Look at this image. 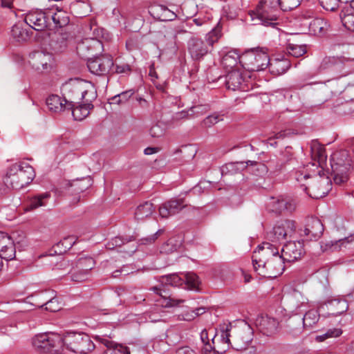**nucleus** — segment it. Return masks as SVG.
<instances>
[{
	"label": "nucleus",
	"mask_w": 354,
	"mask_h": 354,
	"mask_svg": "<svg viewBox=\"0 0 354 354\" xmlns=\"http://www.w3.org/2000/svg\"><path fill=\"white\" fill-rule=\"evenodd\" d=\"M254 271L260 276L274 278L281 274L285 269V261L274 244L263 243L259 245L252 255Z\"/></svg>",
	"instance_id": "f257e3e1"
},
{
	"label": "nucleus",
	"mask_w": 354,
	"mask_h": 354,
	"mask_svg": "<svg viewBox=\"0 0 354 354\" xmlns=\"http://www.w3.org/2000/svg\"><path fill=\"white\" fill-rule=\"evenodd\" d=\"M93 86L89 82L80 79H71L62 84V94L68 109L80 104L83 99L86 102H92L95 97Z\"/></svg>",
	"instance_id": "f03ea898"
},
{
	"label": "nucleus",
	"mask_w": 354,
	"mask_h": 354,
	"mask_svg": "<svg viewBox=\"0 0 354 354\" xmlns=\"http://www.w3.org/2000/svg\"><path fill=\"white\" fill-rule=\"evenodd\" d=\"M35 177L33 167L28 163L21 162L13 164L8 168L4 183L8 187L20 189L29 185Z\"/></svg>",
	"instance_id": "7ed1b4c3"
},
{
	"label": "nucleus",
	"mask_w": 354,
	"mask_h": 354,
	"mask_svg": "<svg viewBox=\"0 0 354 354\" xmlns=\"http://www.w3.org/2000/svg\"><path fill=\"white\" fill-rule=\"evenodd\" d=\"M221 37V29L218 27L214 28L208 32L205 40L192 37L187 41V51L194 61H201L204 57L212 50L214 44L218 41Z\"/></svg>",
	"instance_id": "20e7f679"
},
{
	"label": "nucleus",
	"mask_w": 354,
	"mask_h": 354,
	"mask_svg": "<svg viewBox=\"0 0 354 354\" xmlns=\"http://www.w3.org/2000/svg\"><path fill=\"white\" fill-rule=\"evenodd\" d=\"M280 0H260L256 8L250 12L252 21L264 26L274 24L279 16Z\"/></svg>",
	"instance_id": "39448f33"
},
{
	"label": "nucleus",
	"mask_w": 354,
	"mask_h": 354,
	"mask_svg": "<svg viewBox=\"0 0 354 354\" xmlns=\"http://www.w3.org/2000/svg\"><path fill=\"white\" fill-rule=\"evenodd\" d=\"M151 290L160 296L159 299L156 300V304L145 313L146 318H148L151 322L160 320L161 313H164L163 308L175 307L184 302L183 299H176L167 296V293L162 288L154 286Z\"/></svg>",
	"instance_id": "423d86ee"
},
{
	"label": "nucleus",
	"mask_w": 354,
	"mask_h": 354,
	"mask_svg": "<svg viewBox=\"0 0 354 354\" xmlns=\"http://www.w3.org/2000/svg\"><path fill=\"white\" fill-rule=\"evenodd\" d=\"M331 181L326 176L324 170H318L313 172V176L310 180V183L302 184L304 191H305L310 197L319 199L324 197L330 191Z\"/></svg>",
	"instance_id": "0eeeda50"
},
{
	"label": "nucleus",
	"mask_w": 354,
	"mask_h": 354,
	"mask_svg": "<svg viewBox=\"0 0 354 354\" xmlns=\"http://www.w3.org/2000/svg\"><path fill=\"white\" fill-rule=\"evenodd\" d=\"M64 347L80 354H86L95 348V344L91 337L84 333H67L64 336Z\"/></svg>",
	"instance_id": "6e6552de"
},
{
	"label": "nucleus",
	"mask_w": 354,
	"mask_h": 354,
	"mask_svg": "<svg viewBox=\"0 0 354 354\" xmlns=\"http://www.w3.org/2000/svg\"><path fill=\"white\" fill-rule=\"evenodd\" d=\"M270 64L268 53L263 50H252L241 55V64L250 71H259L266 68Z\"/></svg>",
	"instance_id": "1a4fd4ad"
},
{
	"label": "nucleus",
	"mask_w": 354,
	"mask_h": 354,
	"mask_svg": "<svg viewBox=\"0 0 354 354\" xmlns=\"http://www.w3.org/2000/svg\"><path fill=\"white\" fill-rule=\"evenodd\" d=\"M346 156V151L335 152L331 156L330 166L335 184L341 185L348 180L347 173L350 169L351 163L349 160H343V158Z\"/></svg>",
	"instance_id": "9d476101"
},
{
	"label": "nucleus",
	"mask_w": 354,
	"mask_h": 354,
	"mask_svg": "<svg viewBox=\"0 0 354 354\" xmlns=\"http://www.w3.org/2000/svg\"><path fill=\"white\" fill-rule=\"evenodd\" d=\"M296 223L292 220H285L277 223L272 230L268 232L267 239L274 244L282 243L288 238H291L296 232Z\"/></svg>",
	"instance_id": "9b49d317"
},
{
	"label": "nucleus",
	"mask_w": 354,
	"mask_h": 354,
	"mask_svg": "<svg viewBox=\"0 0 354 354\" xmlns=\"http://www.w3.org/2000/svg\"><path fill=\"white\" fill-rule=\"evenodd\" d=\"M29 64L39 73L48 72L53 64V55L43 51H35L29 55Z\"/></svg>",
	"instance_id": "f8f14e48"
},
{
	"label": "nucleus",
	"mask_w": 354,
	"mask_h": 354,
	"mask_svg": "<svg viewBox=\"0 0 354 354\" xmlns=\"http://www.w3.org/2000/svg\"><path fill=\"white\" fill-rule=\"evenodd\" d=\"M24 21L31 28L37 31L49 30L50 20L48 17L47 9L30 11L25 16Z\"/></svg>",
	"instance_id": "ddd939ff"
},
{
	"label": "nucleus",
	"mask_w": 354,
	"mask_h": 354,
	"mask_svg": "<svg viewBox=\"0 0 354 354\" xmlns=\"http://www.w3.org/2000/svg\"><path fill=\"white\" fill-rule=\"evenodd\" d=\"M113 65L112 57L106 55L90 58L87 62V66L90 72L97 75L108 74Z\"/></svg>",
	"instance_id": "4468645a"
},
{
	"label": "nucleus",
	"mask_w": 354,
	"mask_h": 354,
	"mask_svg": "<svg viewBox=\"0 0 354 354\" xmlns=\"http://www.w3.org/2000/svg\"><path fill=\"white\" fill-rule=\"evenodd\" d=\"M50 20L49 30H56L66 26L70 22L68 13L59 7L47 9Z\"/></svg>",
	"instance_id": "2eb2a0df"
},
{
	"label": "nucleus",
	"mask_w": 354,
	"mask_h": 354,
	"mask_svg": "<svg viewBox=\"0 0 354 354\" xmlns=\"http://www.w3.org/2000/svg\"><path fill=\"white\" fill-rule=\"evenodd\" d=\"M324 230L321 221L317 218L312 217L307 220L305 227L299 230V234L308 241L317 240L321 237Z\"/></svg>",
	"instance_id": "dca6fc26"
},
{
	"label": "nucleus",
	"mask_w": 354,
	"mask_h": 354,
	"mask_svg": "<svg viewBox=\"0 0 354 354\" xmlns=\"http://www.w3.org/2000/svg\"><path fill=\"white\" fill-rule=\"evenodd\" d=\"M267 205L270 211L276 214H281L285 212H292L296 207V204L293 200L281 196L271 197Z\"/></svg>",
	"instance_id": "f3484780"
},
{
	"label": "nucleus",
	"mask_w": 354,
	"mask_h": 354,
	"mask_svg": "<svg viewBox=\"0 0 354 354\" xmlns=\"http://www.w3.org/2000/svg\"><path fill=\"white\" fill-rule=\"evenodd\" d=\"M304 252V250L301 242L290 241L282 248L281 256L285 263H291L300 259Z\"/></svg>",
	"instance_id": "a211bd4d"
},
{
	"label": "nucleus",
	"mask_w": 354,
	"mask_h": 354,
	"mask_svg": "<svg viewBox=\"0 0 354 354\" xmlns=\"http://www.w3.org/2000/svg\"><path fill=\"white\" fill-rule=\"evenodd\" d=\"M320 248L323 252H334L344 249L354 248V236L346 237L335 241H326L320 243Z\"/></svg>",
	"instance_id": "6ab92c4d"
},
{
	"label": "nucleus",
	"mask_w": 354,
	"mask_h": 354,
	"mask_svg": "<svg viewBox=\"0 0 354 354\" xmlns=\"http://www.w3.org/2000/svg\"><path fill=\"white\" fill-rule=\"evenodd\" d=\"M102 47L99 39L95 38H85L77 45V52L82 58H88L89 55H93Z\"/></svg>",
	"instance_id": "aec40b11"
},
{
	"label": "nucleus",
	"mask_w": 354,
	"mask_h": 354,
	"mask_svg": "<svg viewBox=\"0 0 354 354\" xmlns=\"http://www.w3.org/2000/svg\"><path fill=\"white\" fill-rule=\"evenodd\" d=\"M16 250L11 237L5 232H0V256L9 261L15 257Z\"/></svg>",
	"instance_id": "412c9836"
},
{
	"label": "nucleus",
	"mask_w": 354,
	"mask_h": 354,
	"mask_svg": "<svg viewBox=\"0 0 354 354\" xmlns=\"http://www.w3.org/2000/svg\"><path fill=\"white\" fill-rule=\"evenodd\" d=\"M50 197V194L47 192L28 196L24 205V211L32 212L39 207H46Z\"/></svg>",
	"instance_id": "4be33fe9"
},
{
	"label": "nucleus",
	"mask_w": 354,
	"mask_h": 354,
	"mask_svg": "<svg viewBox=\"0 0 354 354\" xmlns=\"http://www.w3.org/2000/svg\"><path fill=\"white\" fill-rule=\"evenodd\" d=\"M185 207L183 199H171L160 206L159 214L162 218H167L178 213Z\"/></svg>",
	"instance_id": "5701e85b"
},
{
	"label": "nucleus",
	"mask_w": 354,
	"mask_h": 354,
	"mask_svg": "<svg viewBox=\"0 0 354 354\" xmlns=\"http://www.w3.org/2000/svg\"><path fill=\"white\" fill-rule=\"evenodd\" d=\"M256 324L262 333L270 336L277 331L279 322L277 319L268 316H261L257 319Z\"/></svg>",
	"instance_id": "b1692460"
},
{
	"label": "nucleus",
	"mask_w": 354,
	"mask_h": 354,
	"mask_svg": "<svg viewBox=\"0 0 354 354\" xmlns=\"http://www.w3.org/2000/svg\"><path fill=\"white\" fill-rule=\"evenodd\" d=\"M322 308H326L329 315L337 316L348 310V304L344 299L335 298L328 301Z\"/></svg>",
	"instance_id": "393cba45"
},
{
	"label": "nucleus",
	"mask_w": 354,
	"mask_h": 354,
	"mask_svg": "<svg viewBox=\"0 0 354 354\" xmlns=\"http://www.w3.org/2000/svg\"><path fill=\"white\" fill-rule=\"evenodd\" d=\"M226 86L228 89L236 91L245 88V79L239 70H232L226 75Z\"/></svg>",
	"instance_id": "a878e982"
},
{
	"label": "nucleus",
	"mask_w": 354,
	"mask_h": 354,
	"mask_svg": "<svg viewBox=\"0 0 354 354\" xmlns=\"http://www.w3.org/2000/svg\"><path fill=\"white\" fill-rule=\"evenodd\" d=\"M312 157L315 161L316 169L324 170V167L326 165L327 156L325 149L319 144L315 142L311 147Z\"/></svg>",
	"instance_id": "bb28decb"
},
{
	"label": "nucleus",
	"mask_w": 354,
	"mask_h": 354,
	"mask_svg": "<svg viewBox=\"0 0 354 354\" xmlns=\"http://www.w3.org/2000/svg\"><path fill=\"white\" fill-rule=\"evenodd\" d=\"M46 336L44 337L45 339L41 341L47 340L50 348V353H57L64 346V337H62L60 334L54 333V332H48L46 333Z\"/></svg>",
	"instance_id": "cd10ccee"
},
{
	"label": "nucleus",
	"mask_w": 354,
	"mask_h": 354,
	"mask_svg": "<svg viewBox=\"0 0 354 354\" xmlns=\"http://www.w3.org/2000/svg\"><path fill=\"white\" fill-rule=\"evenodd\" d=\"M98 339L106 347L103 354H130L127 346L115 344L109 338L98 337Z\"/></svg>",
	"instance_id": "c85d7f7f"
},
{
	"label": "nucleus",
	"mask_w": 354,
	"mask_h": 354,
	"mask_svg": "<svg viewBox=\"0 0 354 354\" xmlns=\"http://www.w3.org/2000/svg\"><path fill=\"white\" fill-rule=\"evenodd\" d=\"M270 72L276 75L285 73L290 67V62L287 59H274L268 65Z\"/></svg>",
	"instance_id": "c756f323"
},
{
	"label": "nucleus",
	"mask_w": 354,
	"mask_h": 354,
	"mask_svg": "<svg viewBox=\"0 0 354 354\" xmlns=\"http://www.w3.org/2000/svg\"><path fill=\"white\" fill-rule=\"evenodd\" d=\"M86 102L85 104H81L80 102L73 106V108L68 109L71 110L72 115L75 120H82L89 115L90 110L93 109V105L91 104V102Z\"/></svg>",
	"instance_id": "7c9ffc66"
},
{
	"label": "nucleus",
	"mask_w": 354,
	"mask_h": 354,
	"mask_svg": "<svg viewBox=\"0 0 354 354\" xmlns=\"http://www.w3.org/2000/svg\"><path fill=\"white\" fill-rule=\"evenodd\" d=\"M154 212V205L150 201H145L136 207L134 213L135 218L138 221H142L151 216Z\"/></svg>",
	"instance_id": "2f4dec72"
},
{
	"label": "nucleus",
	"mask_w": 354,
	"mask_h": 354,
	"mask_svg": "<svg viewBox=\"0 0 354 354\" xmlns=\"http://www.w3.org/2000/svg\"><path fill=\"white\" fill-rule=\"evenodd\" d=\"M241 55L236 50H230L223 53L221 64L223 67L232 68L236 66L237 63L241 64Z\"/></svg>",
	"instance_id": "473e14b6"
},
{
	"label": "nucleus",
	"mask_w": 354,
	"mask_h": 354,
	"mask_svg": "<svg viewBox=\"0 0 354 354\" xmlns=\"http://www.w3.org/2000/svg\"><path fill=\"white\" fill-rule=\"evenodd\" d=\"M59 96L57 95H51L46 99V105L48 108L54 112L58 113L68 109L66 103Z\"/></svg>",
	"instance_id": "72a5a7b5"
},
{
	"label": "nucleus",
	"mask_w": 354,
	"mask_h": 354,
	"mask_svg": "<svg viewBox=\"0 0 354 354\" xmlns=\"http://www.w3.org/2000/svg\"><path fill=\"white\" fill-rule=\"evenodd\" d=\"M344 26L350 30L354 31V6L350 4L344 8L340 14Z\"/></svg>",
	"instance_id": "f704fd0d"
},
{
	"label": "nucleus",
	"mask_w": 354,
	"mask_h": 354,
	"mask_svg": "<svg viewBox=\"0 0 354 354\" xmlns=\"http://www.w3.org/2000/svg\"><path fill=\"white\" fill-rule=\"evenodd\" d=\"M327 21L322 18H315L309 24V30L314 35H322L328 28Z\"/></svg>",
	"instance_id": "c9c22d12"
},
{
	"label": "nucleus",
	"mask_w": 354,
	"mask_h": 354,
	"mask_svg": "<svg viewBox=\"0 0 354 354\" xmlns=\"http://www.w3.org/2000/svg\"><path fill=\"white\" fill-rule=\"evenodd\" d=\"M246 169L245 163L243 162H229L221 167V174L223 176L226 175H233L238 174Z\"/></svg>",
	"instance_id": "e433bc0d"
},
{
	"label": "nucleus",
	"mask_w": 354,
	"mask_h": 354,
	"mask_svg": "<svg viewBox=\"0 0 354 354\" xmlns=\"http://www.w3.org/2000/svg\"><path fill=\"white\" fill-rule=\"evenodd\" d=\"M315 163H310L306 165V168L304 167L301 170H298L295 172V179L300 184L301 187L304 182L312 179L313 176V172L315 171L312 167H315Z\"/></svg>",
	"instance_id": "4c0bfd02"
},
{
	"label": "nucleus",
	"mask_w": 354,
	"mask_h": 354,
	"mask_svg": "<svg viewBox=\"0 0 354 354\" xmlns=\"http://www.w3.org/2000/svg\"><path fill=\"white\" fill-rule=\"evenodd\" d=\"M11 35L17 41H26L30 37L29 31L20 24H17L12 26Z\"/></svg>",
	"instance_id": "58836bf2"
},
{
	"label": "nucleus",
	"mask_w": 354,
	"mask_h": 354,
	"mask_svg": "<svg viewBox=\"0 0 354 354\" xmlns=\"http://www.w3.org/2000/svg\"><path fill=\"white\" fill-rule=\"evenodd\" d=\"M45 336H46V333L36 335L32 339V344L37 351L43 353H50V346H49L47 340L41 341L45 339Z\"/></svg>",
	"instance_id": "ea45409f"
},
{
	"label": "nucleus",
	"mask_w": 354,
	"mask_h": 354,
	"mask_svg": "<svg viewBox=\"0 0 354 354\" xmlns=\"http://www.w3.org/2000/svg\"><path fill=\"white\" fill-rule=\"evenodd\" d=\"M161 288L164 285H169L171 286H179L184 283V278L180 277L178 274H172L161 277L160 279Z\"/></svg>",
	"instance_id": "a19ab883"
},
{
	"label": "nucleus",
	"mask_w": 354,
	"mask_h": 354,
	"mask_svg": "<svg viewBox=\"0 0 354 354\" xmlns=\"http://www.w3.org/2000/svg\"><path fill=\"white\" fill-rule=\"evenodd\" d=\"M155 9L156 12H160L158 17L161 21H172L177 17L176 13L169 10L165 6H158Z\"/></svg>",
	"instance_id": "79ce46f5"
},
{
	"label": "nucleus",
	"mask_w": 354,
	"mask_h": 354,
	"mask_svg": "<svg viewBox=\"0 0 354 354\" xmlns=\"http://www.w3.org/2000/svg\"><path fill=\"white\" fill-rule=\"evenodd\" d=\"M319 315L315 310L308 311L303 317V324L306 328H310L319 320Z\"/></svg>",
	"instance_id": "37998d69"
},
{
	"label": "nucleus",
	"mask_w": 354,
	"mask_h": 354,
	"mask_svg": "<svg viewBox=\"0 0 354 354\" xmlns=\"http://www.w3.org/2000/svg\"><path fill=\"white\" fill-rule=\"evenodd\" d=\"M286 50L290 55L294 57H299L306 53V46L305 45L288 44Z\"/></svg>",
	"instance_id": "c03bdc74"
},
{
	"label": "nucleus",
	"mask_w": 354,
	"mask_h": 354,
	"mask_svg": "<svg viewBox=\"0 0 354 354\" xmlns=\"http://www.w3.org/2000/svg\"><path fill=\"white\" fill-rule=\"evenodd\" d=\"M184 282L190 290H198L200 283L198 276L192 272L184 274Z\"/></svg>",
	"instance_id": "a18cd8bd"
},
{
	"label": "nucleus",
	"mask_w": 354,
	"mask_h": 354,
	"mask_svg": "<svg viewBox=\"0 0 354 354\" xmlns=\"http://www.w3.org/2000/svg\"><path fill=\"white\" fill-rule=\"evenodd\" d=\"M223 115L218 113H214L206 117L202 122L201 125L203 127L209 128L213 125L217 124L218 122L223 120Z\"/></svg>",
	"instance_id": "49530a36"
},
{
	"label": "nucleus",
	"mask_w": 354,
	"mask_h": 354,
	"mask_svg": "<svg viewBox=\"0 0 354 354\" xmlns=\"http://www.w3.org/2000/svg\"><path fill=\"white\" fill-rule=\"evenodd\" d=\"M94 265V260L91 257L81 258L77 263V269H82L87 271V272H90Z\"/></svg>",
	"instance_id": "de8ad7c7"
},
{
	"label": "nucleus",
	"mask_w": 354,
	"mask_h": 354,
	"mask_svg": "<svg viewBox=\"0 0 354 354\" xmlns=\"http://www.w3.org/2000/svg\"><path fill=\"white\" fill-rule=\"evenodd\" d=\"M133 93L134 92L132 90L122 92L121 93L113 97L111 99V102L110 103L120 104L122 103L126 102L133 95Z\"/></svg>",
	"instance_id": "09e8293b"
},
{
	"label": "nucleus",
	"mask_w": 354,
	"mask_h": 354,
	"mask_svg": "<svg viewBox=\"0 0 354 354\" xmlns=\"http://www.w3.org/2000/svg\"><path fill=\"white\" fill-rule=\"evenodd\" d=\"M91 275L90 272L84 271L82 269H77L71 275V279L73 281L82 282L86 281Z\"/></svg>",
	"instance_id": "8fccbe9b"
},
{
	"label": "nucleus",
	"mask_w": 354,
	"mask_h": 354,
	"mask_svg": "<svg viewBox=\"0 0 354 354\" xmlns=\"http://www.w3.org/2000/svg\"><path fill=\"white\" fill-rule=\"evenodd\" d=\"M130 241L129 239H123L121 236H115L110 241H109L106 244V248L109 250H113L118 247H120L125 243H127Z\"/></svg>",
	"instance_id": "3c124183"
},
{
	"label": "nucleus",
	"mask_w": 354,
	"mask_h": 354,
	"mask_svg": "<svg viewBox=\"0 0 354 354\" xmlns=\"http://www.w3.org/2000/svg\"><path fill=\"white\" fill-rule=\"evenodd\" d=\"M301 0H280L281 9L289 11L299 6Z\"/></svg>",
	"instance_id": "603ef678"
},
{
	"label": "nucleus",
	"mask_w": 354,
	"mask_h": 354,
	"mask_svg": "<svg viewBox=\"0 0 354 354\" xmlns=\"http://www.w3.org/2000/svg\"><path fill=\"white\" fill-rule=\"evenodd\" d=\"M319 3L326 10L334 11L338 7L339 0H319Z\"/></svg>",
	"instance_id": "864d4df0"
},
{
	"label": "nucleus",
	"mask_w": 354,
	"mask_h": 354,
	"mask_svg": "<svg viewBox=\"0 0 354 354\" xmlns=\"http://www.w3.org/2000/svg\"><path fill=\"white\" fill-rule=\"evenodd\" d=\"M45 309L50 312H56L60 309L57 299L55 297L49 299L44 304Z\"/></svg>",
	"instance_id": "5fc2aeb1"
},
{
	"label": "nucleus",
	"mask_w": 354,
	"mask_h": 354,
	"mask_svg": "<svg viewBox=\"0 0 354 354\" xmlns=\"http://www.w3.org/2000/svg\"><path fill=\"white\" fill-rule=\"evenodd\" d=\"M207 110L208 109L206 105H197L190 108L189 111L190 112V116L194 117L203 115V113H206Z\"/></svg>",
	"instance_id": "6e6d98bb"
},
{
	"label": "nucleus",
	"mask_w": 354,
	"mask_h": 354,
	"mask_svg": "<svg viewBox=\"0 0 354 354\" xmlns=\"http://www.w3.org/2000/svg\"><path fill=\"white\" fill-rule=\"evenodd\" d=\"M90 185V180H88L86 183H85L84 180H77L72 184L71 187H74V191L77 192H82L84 190L86 189Z\"/></svg>",
	"instance_id": "4d7b16f0"
},
{
	"label": "nucleus",
	"mask_w": 354,
	"mask_h": 354,
	"mask_svg": "<svg viewBox=\"0 0 354 354\" xmlns=\"http://www.w3.org/2000/svg\"><path fill=\"white\" fill-rule=\"evenodd\" d=\"M149 133L153 138H160L164 135V129L160 125L156 124L151 127Z\"/></svg>",
	"instance_id": "13d9d810"
},
{
	"label": "nucleus",
	"mask_w": 354,
	"mask_h": 354,
	"mask_svg": "<svg viewBox=\"0 0 354 354\" xmlns=\"http://www.w3.org/2000/svg\"><path fill=\"white\" fill-rule=\"evenodd\" d=\"M131 71L130 66L127 63H116L115 73L118 74L127 73Z\"/></svg>",
	"instance_id": "bf43d9fd"
},
{
	"label": "nucleus",
	"mask_w": 354,
	"mask_h": 354,
	"mask_svg": "<svg viewBox=\"0 0 354 354\" xmlns=\"http://www.w3.org/2000/svg\"><path fill=\"white\" fill-rule=\"evenodd\" d=\"M230 328H231V326L230 325H227V326H226L225 329H223L221 331V341L223 343L227 344V346H229L230 344H231L230 339Z\"/></svg>",
	"instance_id": "052dcab7"
},
{
	"label": "nucleus",
	"mask_w": 354,
	"mask_h": 354,
	"mask_svg": "<svg viewBox=\"0 0 354 354\" xmlns=\"http://www.w3.org/2000/svg\"><path fill=\"white\" fill-rule=\"evenodd\" d=\"M163 233V230H158L154 234L149 236L148 237L142 239L140 240L142 244H151L153 243L158 237Z\"/></svg>",
	"instance_id": "680f3d73"
},
{
	"label": "nucleus",
	"mask_w": 354,
	"mask_h": 354,
	"mask_svg": "<svg viewBox=\"0 0 354 354\" xmlns=\"http://www.w3.org/2000/svg\"><path fill=\"white\" fill-rule=\"evenodd\" d=\"M191 117L190 112L188 111H182L178 113H176L173 116L174 120H180L181 119H186Z\"/></svg>",
	"instance_id": "e2e57ef3"
},
{
	"label": "nucleus",
	"mask_w": 354,
	"mask_h": 354,
	"mask_svg": "<svg viewBox=\"0 0 354 354\" xmlns=\"http://www.w3.org/2000/svg\"><path fill=\"white\" fill-rule=\"evenodd\" d=\"M286 133L285 131H280L275 133L273 137H270L268 138V142L271 146L275 147L277 145V142H272L274 139H283L286 137Z\"/></svg>",
	"instance_id": "0e129e2a"
},
{
	"label": "nucleus",
	"mask_w": 354,
	"mask_h": 354,
	"mask_svg": "<svg viewBox=\"0 0 354 354\" xmlns=\"http://www.w3.org/2000/svg\"><path fill=\"white\" fill-rule=\"evenodd\" d=\"M342 333V331L339 328H330L328 329L325 334L327 335L328 338L331 337H337L340 336Z\"/></svg>",
	"instance_id": "69168bd1"
},
{
	"label": "nucleus",
	"mask_w": 354,
	"mask_h": 354,
	"mask_svg": "<svg viewBox=\"0 0 354 354\" xmlns=\"http://www.w3.org/2000/svg\"><path fill=\"white\" fill-rule=\"evenodd\" d=\"M202 354H216V351L209 342H206L202 348Z\"/></svg>",
	"instance_id": "338daca9"
},
{
	"label": "nucleus",
	"mask_w": 354,
	"mask_h": 354,
	"mask_svg": "<svg viewBox=\"0 0 354 354\" xmlns=\"http://www.w3.org/2000/svg\"><path fill=\"white\" fill-rule=\"evenodd\" d=\"M176 354H196L194 350L189 346H183L179 348Z\"/></svg>",
	"instance_id": "774afa93"
}]
</instances>
